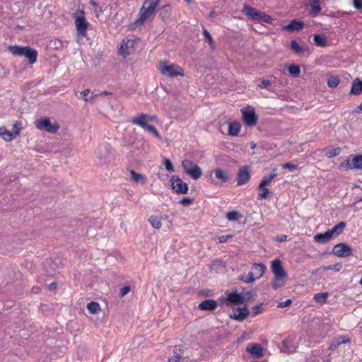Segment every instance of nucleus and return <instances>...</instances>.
Listing matches in <instances>:
<instances>
[{
	"mask_svg": "<svg viewBox=\"0 0 362 362\" xmlns=\"http://www.w3.org/2000/svg\"><path fill=\"white\" fill-rule=\"evenodd\" d=\"M255 279L256 277H255L254 273L252 272H250L247 279L244 280V282L247 284L252 283L255 280Z\"/></svg>",
	"mask_w": 362,
	"mask_h": 362,
	"instance_id": "5fc2aeb1",
	"label": "nucleus"
},
{
	"mask_svg": "<svg viewBox=\"0 0 362 362\" xmlns=\"http://www.w3.org/2000/svg\"><path fill=\"white\" fill-rule=\"evenodd\" d=\"M332 236L331 233L328 230L323 233H317L314 236V240L316 243L324 244L329 242L332 239Z\"/></svg>",
	"mask_w": 362,
	"mask_h": 362,
	"instance_id": "4be33fe9",
	"label": "nucleus"
},
{
	"mask_svg": "<svg viewBox=\"0 0 362 362\" xmlns=\"http://www.w3.org/2000/svg\"><path fill=\"white\" fill-rule=\"evenodd\" d=\"M90 4L92 6H95V7L98 6L97 3H96L94 0H90Z\"/></svg>",
	"mask_w": 362,
	"mask_h": 362,
	"instance_id": "774afa93",
	"label": "nucleus"
},
{
	"mask_svg": "<svg viewBox=\"0 0 362 362\" xmlns=\"http://www.w3.org/2000/svg\"><path fill=\"white\" fill-rule=\"evenodd\" d=\"M49 288L51 290L55 289L57 288V284L55 282H52L49 285Z\"/></svg>",
	"mask_w": 362,
	"mask_h": 362,
	"instance_id": "69168bd1",
	"label": "nucleus"
},
{
	"mask_svg": "<svg viewBox=\"0 0 362 362\" xmlns=\"http://www.w3.org/2000/svg\"><path fill=\"white\" fill-rule=\"evenodd\" d=\"M226 217L228 221H234L239 220L242 217V215L238 211H232L228 212Z\"/></svg>",
	"mask_w": 362,
	"mask_h": 362,
	"instance_id": "e433bc0d",
	"label": "nucleus"
},
{
	"mask_svg": "<svg viewBox=\"0 0 362 362\" xmlns=\"http://www.w3.org/2000/svg\"><path fill=\"white\" fill-rule=\"evenodd\" d=\"M225 294L226 295L225 298L218 299L220 305H223L225 303L227 306H231L233 305L243 304L246 301L245 297L241 293H238L237 292H226Z\"/></svg>",
	"mask_w": 362,
	"mask_h": 362,
	"instance_id": "1a4fd4ad",
	"label": "nucleus"
},
{
	"mask_svg": "<svg viewBox=\"0 0 362 362\" xmlns=\"http://www.w3.org/2000/svg\"><path fill=\"white\" fill-rule=\"evenodd\" d=\"M347 341H349V340H347V341L342 340V341H339L337 343H332V344H331L329 349H333L342 344H345Z\"/></svg>",
	"mask_w": 362,
	"mask_h": 362,
	"instance_id": "052dcab7",
	"label": "nucleus"
},
{
	"mask_svg": "<svg viewBox=\"0 0 362 362\" xmlns=\"http://www.w3.org/2000/svg\"><path fill=\"white\" fill-rule=\"evenodd\" d=\"M305 23L303 21L293 19L288 25H284L283 30L293 32L303 29Z\"/></svg>",
	"mask_w": 362,
	"mask_h": 362,
	"instance_id": "6ab92c4d",
	"label": "nucleus"
},
{
	"mask_svg": "<svg viewBox=\"0 0 362 362\" xmlns=\"http://www.w3.org/2000/svg\"><path fill=\"white\" fill-rule=\"evenodd\" d=\"M74 23L78 36L85 37L90 24L85 18V12L83 10L79 9L76 12Z\"/></svg>",
	"mask_w": 362,
	"mask_h": 362,
	"instance_id": "423d86ee",
	"label": "nucleus"
},
{
	"mask_svg": "<svg viewBox=\"0 0 362 362\" xmlns=\"http://www.w3.org/2000/svg\"><path fill=\"white\" fill-rule=\"evenodd\" d=\"M131 180L136 183L144 184L146 181V177L140 173H136L134 170H130Z\"/></svg>",
	"mask_w": 362,
	"mask_h": 362,
	"instance_id": "c756f323",
	"label": "nucleus"
},
{
	"mask_svg": "<svg viewBox=\"0 0 362 362\" xmlns=\"http://www.w3.org/2000/svg\"><path fill=\"white\" fill-rule=\"evenodd\" d=\"M290 48L295 54L300 55L305 52V49L295 40L291 41Z\"/></svg>",
	"mask_w": 362,
	"mask_h": 362,
	"instance_id": "473e14b6",
	"label": "nucleus"
},
{
	"mask_svg": "<svg viewBox=\"0 0 362 362\" xmlns=\"http://www.w3.org/2000/svg\"><path fill=\"white\" fill-rule=\"evenodd\" d=\"M110 153V146L108 145H103L99 146L96 152L97 156L100 160H105Z\"/></svg>",
	"mask_w": 362,
	"mask_h": 362,
	"instance_id": "5701e85b",
	"label": "nucleus"
},
{
	"mask_svg": "<svg viewBox=\"0 0 362 362\" xmlns=\"http://www.w3.org/2000/svg\"><path fill=\"white\" fill-rule=\"evenodd\" d=\"M328 296L327 293H318L315 294L314 296V300L317 303H320L321 304H324L327 301V298Z\"/></svg>",
	"mask_w": 362,
	"mask_h": 362,
	"instance_id": "ea45409f",
	"label": "nucleus"
},
{
	"mask_svg": "<svg viewBox=\"0 0 362 362\" xmlns=\"http://www.w3.org/2000/svg\"><path fill=\"white\" fill-rule=\"evenodd\" d=\"M250 179V170L248 166L245 165L239 168L237 176V185L240 186L247 183Z\"/></svg>",
	"mask_w": 362,
	"mask_h": 362,
	"instance_id": "2eb2a0df",
	"label": "nucleus"
},
{
	"mask_svg": "<svg viewBox=\"0 0 362 362\" xmlns=\"http://www.w3.org/2000/svg\"><path fill=\"white\" fill-rule=\"evenodd\" d=\"M340 82L339 78L337 76H332L327 79V86L329 88H336L339 86Z\"/></svg>",
	"mask_w": 362,
	"mask_h": 362,
	"instance_id": "58836bf2",
	"label": "nucleus"
},
{
	"mask_svg": "<svg viewBox=\"0 0 362 362\" xmlns=\"http://www.w3.org/2000/svg\"><path fill=\"white\" fill-rule=\"evenodd\" d=\"M215 176L217 179L221 181V183H225L228 180V175L226 172L223 171L221 168H216L214 170Z\"/></svg>",
	"mask_w": 362,
	"mask_h": 362,
	"instance_id": "7c9ffc66",
	"label": "nucleus"
},
{
	"mask_svg": "<svg viewBox=\"0 0 362 362\" xmlns=\"http://www.w3.org/2000/svg\"><path fill=\"white\" fill-rule=\"evenodd\" d=\"M287 239V235H282L281 237L279 238V241L280 242H282V241H284Z\"/></svg>",
	"mask_w": 362,
	"mask_h": 362,
	"instance_id": "338daca9",
	"label": "nucleus"
},
{
	"mask_svg": "<svg viewBox=\"0 0 362 362\" xmlns=\"http://www.w3.org/2000/svg\"><path fill=\"white\" fill-rule=\"evenodd\" d=\"M313 40H314L315 44L317 46L325 47L327 45V37L323 35H320V34L315 35Z\"/></svg>",
	"mask_w": 362,
	"mask_h": 362,
	"instance_id": "2f4dec72",
	"label": "nucleus"
},
{
	"mask_svg": "<svg viewBox=\"0 0 362 362\" xmlns=\"http://www.w3.org/2000/svg\"><path fill=\"white\" fill-rule=\"evenodd\" d=\"M362 93V81L359 78H355L352 82L350 94L359 95Z\"/></svg>",
	"mask_w": 362,
	"mask_h": 362,
	"instance_id": "412c9836",
	"label": "nucleus"
},
{
	"mask_svg": "<svg viewBox=\"0 0 362 362\" xmlns=\"http://www.w3.org/2000/svg\"><path fill=\"white\" fill-rule=\"evenodd\" d=\"M134 42L132 40H123L121 42L118 53L124 57L131 54L134 51Z\"/></svg>",
	"mask_w": 362,
	"mask_h": 362,
	"instance_id": "4468645a",
	"label": "nucleus"
},
{
	"mask_svg": "<svg viewBox=\"0 0 362 362\" xmlns=\"http://www.w3.org/2000/svg\"><path fill=\"white\" fill-rule=\"evenodd\" d=\"M8 50L13 55L25 56L28 59V62L31 64H34L37 60V52L29 46H27V47H20L18 45L10 46L8 47Z\"/></svg>",
	"mask_w": 362,
	"mask_h": 362,
	"instance_id": "20e7f679",
	"label": "nucleus"
},
{
	"mask_svg": "<svg viewBox=\"0 0 362 362\" xmlns=\"http://www.w3.org/2000/svg\"><path fill=\"white\" fill-rule=\"evenodd\" d=\"M271 269L274 275L272 287L275 289L282 287L284 285L287 274L282 266L281 260H274L272 263Z\"/></svg>",
	"mask_w": 362,
	"mask_h": 362,
	"instance_id": "7ed1b4c3",
	"label": "nucleus"
},
{
	"mask_svg": "<svg viewBox=\"0 0 362 362\" xmlns=\"http://www.w3.org/2000/svg\"><path fill=\"white\" fill-rule=\"evenodd\" d=\"M292 303V300L291 299H288L286 301L280 302L278 303L277 307L280 308H286L287 306L291 305Z\"/></svg>",
	"mask_w": 362,
	"mask_h": 362,
	"instance_id": "864d4df0",
	"label": "nucleus"
},
{
	"mask_svg": "<svg viewBox=\"0 0 362 362\" xmlns=\"http://www.w3.org/2000/svg\"><path fill=\"white\" fill-rule=\"evenodd\" d=\"M19 134H20V129H17V130L9 132L8 130H7L5 128L1 136L5 141H11L13 140Z\"/></svg>",
	"mask_w": 362,
	"mask_h": 362,
	"instance_id": "393cba45",
	"label": "nucleus"
},
{
	"mask_svg": "<svg viewBox=\"0 0 362 362\" xmlns=\"http://www.w3.org/2000/svg\"><path fill=\"white\" fill-rule=\"evenodd\" d=\"M271 85V81L269 80H263L258 86L260 88H268Z\"/></svg>",
	"mask_w": 362,
	"mask_h": 362,
	"instance_id": "6e6d98bb",
	"label": "nucleus"
},
{
	"mask_svg": "<svg viewBox=\"0 0 362 362\" xmlns=\"http://www.w3.org/2000/svg\"><path fill=\"white\" fill-rule=\"evenodd\" d=\"M354 113H360L362 112V101L360 105L357 106L354 110Z\"/></svg>",
	"mask_w": 362,
	"mask_h": 362,
	"instance_id": "680f3d73",
	"label": "nucleus"
},
{
	"mask_svg": "<svg viewBox=\"0 0 362 362\" xmlns=\"http://www.w3.org/2000/svg\"><path fill=\"white\" fill-rule=\"evenodd\" d=\"M237 310L238 312V313H234L233 314H230L229 316L231 319H234L239 322L244 320L250 313L246 305H245L243 308H238Z\"/></svg>",
	"mask_w": 362,
	"mask_h": 362,
	"instance_id": "a211bd4d",
	"label": "nucleus"
},
{
	"mask_svg": "<svg viewBox=\"0 0 362 362\" xmlns=\"http://www.w3.org/2000/svg\"><path fill=\"white\" fill-rule=\"evenodd\" d=\"M218 302L214 299H207L201 302L198 308L201 310L213 311L217 308Z\"/></svg>",
	"mask_w": 362,
	"mask_h": 362,
	"instance_id": "f3484780",
	"label": "nucleus"
},
{
	"mask_svg": "<svg viewBox=\"0 0 362 362\" xmlns=\"http://www.w3.org/2000/svg\"><path fill=\"white\" fill-rule=\"evenodd\" d=\"M281 351L284 353H292L296 350V346L292 340L284 339L282 341Z\"/></svg>",
	"mask_w": 362,
	"mask_h": 362,
	"instance_id": "cd10ccee",
	"label": "nucleus"
},
{
	"mask_svg": "<svg viewBox=\"0 0 362 362\" xmlns=\"http://www.w3.org/2000/svg\"><path fill=\"white\" fill-rule=\"evenodd\" d=\"M289 74L293 77H298L300 75V69L298 65L291 64L288 68Z\"/></svg>",
	"mask_w": 362,
	"mask_h": 362,
	"instance_id": "a19ab883",
	"label": "nucleus"
},
{
	"mask_svg": "<svg viewBox=\"0 0 362 362\" xmlns=\"http://www.w3.org/2000/svg\"><path fill=\"white\" fill-rule=\"evenodd\" d=\"M310 6H311V13L314 16L319 13L321 11V7L319 5L318 0H310Z\"/></svg>",
	"mask_w": 362,
	"mask_h": 362,
	"instance_id": "4c0bfd02",
	"label": "nucleus"
},
{
	"mask_svg": "<svg viewBox=\"0 0 362 362\" xmlns=\"http://www.w3.org/2000/svg\"><path fill=\"white\" fill-rule=\"evenodd\" d=\"M160 71L163 75L169 77L184 76V70L182 67L175 64H168L165 62L160 63Z\"/></svg>",
	"mask_w": 362,
	"mask_h": 362,
	"instance_id": "6e6552de",
	"label": "nucleus"
},
{
	"mask_svg": "<svg viewBox=\"0 0 362 362\" xmlns=\"http://www.w3.org/2000/svg\"><path fill=\"white\" fill-rule=\"evenodd\" d=\"M347 168L349 169H356L362 170V154L355 156L351 163H347Z\"/></svg>",
	"mask_w": 362,
	"mask_h": 362,
	"instance_id": "aec40b11",
	"label": "nucleus"
},
{
	"mask_svg": "<svg viewBox=\"0 0 362 362\" xmlns=\"http://www.w3.org/2000/svg\"><path fill=\"white\" fill-rule=\"evenodd\" d=\"M193 202V199L189 197H184L179 201V203L183 206H189Z\"/></svg>",
	"mask_w": 362,
	"mask_h": 362,
	"instance_id": "de8ad7c7",
	"label": "nucleus"
},
{
	"mask_svg": "<svg viewBox=\"0 0 362 362\" xmlns=\"http://www.w3.org/2000/svg\"><path fill=\"white\" fill-rule=\"evenodd\" d=\"M232 235H221L218 238V241L220 243H223L228 241V240L230 238H232Z\"/></svg>",
	"mask_w": 362,
	"mask_h": 362,
	"instance_id": "13d9d810",
	"label": "nucleus"
},
{
	"mask_svg": "<svg viewBox=\"0 0 362 362\" xmlns=\"http://www.w3.org/2000/svg\"><path fill=\"white\" fill-rule=\"evenodd\" d=\"M156 118V117H155V116L141 114V115H138L137 117L132 118L131 122L134 124H137V125L140 126L141 128H143L146 131H148V132L151 133L156 138L160 139V135L158 133L156 128L153 125L148 124L146 122L147 119L153 120Z\"/></svg>",
	"mask_w": 362,
	"mask_h": 362,
	"instance_id": "39448f33",
	"label": "nucleus"
},
{
	"mask_svg": "<svg viewBox=\"0 0 362 362\" xmlns=\"http://www.w3.org/2000/svg\"><path fill=\"white\" fill-rule=\"evenodd\" d=\"M277 176V174H270L263 177L262 181L259 184L258 188H264L268 185L271 181Z\"/></svg>",
	"mask_w": 362,
	"mask_h": 362,
	"instance_id": "f704fd0d",
	"label": "nucleus"
},
{
	"mask_svg": "<svg viewBox=\"0 0 362 362\" xmlns=\"http://www.w3.org/2000/svg\"><path fill=\"white\" fill-rule=\"evenodd\" d=\"M265 266L263 264H257L255 263L252 265V272L254 275L256 276V279H259L262 277L265 272Z\"/></svg>",
	"mask_w": 362,
	"mask_h": 362,
	"instance_id": "bb28decb",
	"label": "nucleus"
},
{
	"mask_svg": "<svg viewBox=\"0 0 362 362\" xmlns=\"http://www.w3.org/2000/svg\"><path fill=\"white\" fill-rule=\"evenodd\" d=\"M354 1V7L360 10L362 8V0H353Z\"/></svg>",
	"mask_w": 362,
	"mask_h": 362,
	"instance_id": "bf43d9fd",
	"label": "nucleus"
},
{
	"mask_svg": "<svg viewBox=\"0 0 362 362\" xmlns=\"http://www.w3.org/2000/svg\"><path fill=\"white\" fill-rule=\"evenodd\" d=\"M182 166L185 173L195 180L200 178L202 175L201 168L189 159L182 160Z\"/></svg>",
	"mask_w": 362,
	"mask_h": 362,
	"instance_id": "0eeeda50",
	"label": "nucleus"
},
{
	"mask_svg": "<svg viewBox=\"0 0 362 362\" xmlns=\"http://www.w3.org/2000/svg\"><path fill=\"white\" fill-rule=\"evenodd\" d=\"M262 190V192L258 194L259 199H268L270 198L272 195V191L264 187V188H259Z\"/></svg>",
	"mask_w": 362,
	"mask_h": 362,
	"instance_id": "37998d69",
	"label": "nucleus"
},
{
	"mask_svg": "<svg viewBox=\"0 0 362 362\" xmlns=\"http://www.w3.org/2000/svg\"><path fill=\"white\" fill-rule=\"evenodd\" d=\"M163 164L165 165V169L170 172V173H173L175 171V169H174V167H173V165L171 162V160L168 158H165L164 160V162H163Z\"/></svg>",
	"mask_w": 362,
	"mask_h": 362,
	"instance_id": "a18cd8bd",
	"label": "nucleus"
},
{
	"mask_svg": "<svg viewBox=\"0 0 362 362\" xmlns=\"http://www.w3.org/2000/svg\"><path fill=\"white\" fill-rule=\"evenodd\" d=\"M340 152H341L340 148H335L333 149H330L328 153H329L328 157L332 158V157L337 156L340 153Z\"/></svg>",
	"mask_w": 362,
	"mask_h": 362,
	"instance_id": "3c124183",
	"label": "nucleus"
},
{
	"mask_svg": "<svg viewBox=\"0 0 362 362\" xmlns=\"http://www.w3.org/2000/svg\"><path fill=\"white\" fill-rule=\"evenodd\" d=\"M262 310V304H257L252 308V315L256 316L260 313Z\"/></svg>",
	"mask_w": 362,
	"mask_h": 362,
	"instance_id": "603ef678",
	"label": "nucleus"
},
{
	"mask_svg": "<svg viewBox=\"0 0 362 362\" xmlns=\"http://www.w3.org/2000/svg\"><path fill=\"white\" fill-rule=\"evenodd\" d=\"M170 6L168 5H165L162 7V11L160 12V16L163 19H164L166 16V13L168 12V8Z\"/></svg>",
	"mask_w": 362,
	"mask_h": 362,
	"instance_id": "4d7b16f0",
	"label": "nucleus"
},
{
	"mask_svg": "<svg viewBox=\"0 0 362 362\" xmlns=\"http://www.w3.org/2000/svg\"><path fill=\"white\" fill-rule=\"evenodd\" d=\"M217 13L215 11H211L210 13H209V17L211 18H214L216 16Z\"/></svg>",
	"mask_w": 362,
	"mask_h": 362,
	"instance_id": "0e129e2a",
	"label": "nucleus"
},
{
	"mask_svg": "<svg viewBox=\"0 0 362 362\" xmlns=\"http://www.w3.org/2000/svg\"><path fill=\"white\" fill-rule=\"evenodd\" d=\"M247 351L254 358L263 356V348L259 344H252L247 347Z\"/></svg>",
	"mask_w": 362,
	"mask_h": 362,
	"instance_id": "dca6fc26",
	"label": "nucleus"
},
{
	"mask_svg": "<svg viewBox=\"0 0 362 362\" xmlns=\"http://www.w3.org/2000/svg\"><path fill=\"white\" fill-rule=\"evenodd\" d=\"M35 125L37 129H45L52 134L56 133L59 129V126L57 123L52 124L49 118L47 117L37 120Z\"/></svg>",
	"mask_w": 362,
	"mask_h": 362,
	"instance_id": "f8f14e48",
	"label": "nucleus"
},
{
	"mask_svg": "<svg viewBox=\"0 0 362 362\" xmlns=\"http://www.w3.org/2000/svg\"><path fill=\"white\" fill-rule=\"evenodd\" d=\"M322 269L323 271L334 270L337 272H339L342 269V264L337 263L334 264H330L328 266H325Z\"/></svg>",
	"mask_w": 362,
	"mask_h": 362,
	"instance_id": "c03bdc74",
	"label": "nucleus"
},
{
	"mask_svg": "<svg viewBox=\"0 0 362 362\" xmlns=\"http://www.w3.org/2000/svg\"><path fill=\"white\" fill-rule=\"evenodd\" d=\"M242 12L250 20L259 23H267L268 24H273L274 23V18L269 15L261 12L247 4L243 6Z\"/></svg>",
	"mask_w": 362,
	"mask_h": 362,
	"instance_id": "f03ea898",
	"label": "nucleus"
},
{
	"mask_svg": "<svg viewBox=\"0 0 362 362\" xmlns=\"http://www.w3.org/2000/svg\"><path fill=\"white\" fill-rule=\"evenodd\" d=\"M159 4L160 0H144L139 12V18L130 24V28L136 29L144 25L146 21L152 18Z\"/></svg>",
	"mask_w": 362,
	"mask_h": 362,
	"instance_id": "f257e3e1",
	"label": "nucleus"
},
{
	"mask_svg": "<svg viewBox=\"0 0 362 362\" xmlns=\"http://www.w3.org/2000/svg\"><path fill=\"white\" fill-rule=\"evenodd\" d=\"M346 226V222L341 221L338 224L335 225L331 230H329L331 233V235L332 237L334 235L337 236L343 232Z\"/></svg>",
	"mask_w": 362,
	"mask_h": 362,
	"instance_id": "c85d7f7f",
	"label": "nucleus"
},
{
	"mask_svg": "<svg viewBox=\"0 0 362 362\" xmlns=\"http://www.w3.org/2000/svg\"><path fill=\"white\" fill-rule=\"evenodd\" d=\"M203 34H204L205 39L208 41V43L210 46V47L212 49H214L215 48V43H214V41L213 37H212L211 35L210 34V33L206 28H204Z\"/></svg>",
	"mask_w": 362,
	"mask_h": 362,
	"instance_id": "79ce46f5",
	"label": "nucleus"
},
{
	"mask_svg": "<svg viewBox=\"0 0 362 362\" xmlns=\"http://www.w3.org/2000/svg\"><path fill=\"white\" fill-rule=\"evenodd\" d=\"M89 93H90V90H88V89L84 90L81 92L82 98L86 102L92 101L94 98L93 95H91L90 98H88V95H89Z\"/></svg>",
	"mask_w": 362,
	"mask_h": 362,
	"instance_id": "49530a36",
	"label": "nucleus"
},
{
	"mask_svg": "<svg viewBox=\"0 0 362 362\" xmlns=\"http://www.w3.org/2000/svg\"><path fill=\"white\" fill-rule=\"evenodd\" d=\"M87 309L90 314H97L100 311V305L97 302L92 301L87 305Z\"/></svg>",
	"mask_w": 362,
	"mask_h": 362,
	"instance_id": "c9c22d12",
	"label": "nucleus"
},
{
	"mask_svg": "<svg viewBox=\"0 0 362 362\" xmlns=\"http://www.w3.org/2000/svg\"><path fill=\"white\" fill-rule=\"evenodd\" d=\"M21 125V123L18 121H16L13 125V131L17 130V129H21V127H20Z\"/></svg>",
	"mask_w": 362,
	"mask_h": 362,
	"instance_id": "e2e57ef3",
	"label": "nucleus"
},
{
	"mask_svg": "<svg viewBox=\"0 0 362 362\" xmlns=\"http://www.w3.org/2000/svg\"><path fill=\"white\" fill-rule=\"evenodd\" d=\"M183 350L180 346H175L173 349V356L168 358V362H180L182 357Z\"/></svg>",
	"mask_w": 362,
	"mask_h": 362,
	"instance_id": "a878e982",
	"label": "nucleus"
},
{
	"mask_svg": "<svg viewBox=\"0 0 362 362\" xmlns=\"http://www.w3.org/2000/svg\"><path fill=\"white\" fill-rule=\"evenodd\" d=\"M282 168L288 169L290 171H293L297 168V165L291 163H285L282 164Z\"/></svg>",
	"mask_w": 362,
	"mask_h": 362,
	"instance_id": "8fccbe9b",
	"label": "nucleus"
},
{
	"mask_svg": "<svg viewBox=\"0 0 362 362\" xmlns=\"http://www.w3.org/2000/svg\"><path fill=\"white\" fill-rule=\"evenodd\" d=\"M228 134L230 136H238L241 128V125L239 122H228Z\"/></svg>",
	"mask_w": 362,
	"mask_h": 362,
	"instance_id": "b1692460",
	"label": "nucleus"
},
{
	"mask_svg": "<svg viewBox=\"0 0 362 362\" xmlns=\"http://www.w3.org/2000/svg\"><path fill=\"white\" fill-rule=\"evenodd\" d=\"M353 250L351 246L344 243L335 245L332 252L339 257H348L353 255Z\"/></svg>",
	"mask_w": 362,
	"mask_h": 362,
	"instance_id": "9b49d317",
	"label": "nucleus"
},
{
	"mask_svg": "<svg viewBox=\"0 0 362 362\" xmlns=\"http://www.w3.org/2000/svg\"><path fill=\"white\" fill-rule=\"evenodd\" d=\"M130 291V286H123L120 291L119 296L120 298H123L125 295H127Z\"/></svg>",
	"mask_w": 362,
	"mask_h": 362,
	"instance_id": "09e8293b",
	"label": "nucleus"
},
{
	"mask_svg": "<svg viewBox=\"0 0 362 362\" xmlns=\"http://www.w3.org/2000/svg\"><path fill=\"white\" fill-rule=\"evenodd\" d=\"M162 218L157 216H151L148 218V221L151 225L156 229H160L162 226L161 222Z\"/></svg>",
	"mask_w": 362,
	"mask_h": 362,
	"instance_id": "72a5a7b5",
	"label": "nucleus"
},
{
	"mask_svg": "<svg viewBox=\"0 0 362 362\" xmlns=\"http://www.w3.org/2000/svg\"><path fill=\"white\" fill-rule=\"evenodd\" d=\"M243 120L245 124L249 127H255L257 122V116L256 115L255 108L247 106L242 109Z\"/></svg>",
	"mask_w": 362,
	"mask_h": 362,
	"instance_id": "9d476101",
	"label": "nucleus"
},
{
	"mask_svg": "<svg viewBox=\"0 0 362 362\" xmlns=\"http://www.w3.org/2000/svg\"><path fill=\"white\" fill-rule=\"evenodd\" d=\"M172 189L177 194H186L188 191V185L178 176L173 175L170 177Z\"/></svg>",
	"mask_w": 362,
	"mask_h": 362,
	"instance_id": "ddd939ff",
	"label": "nucleus"
}]
</instances>
